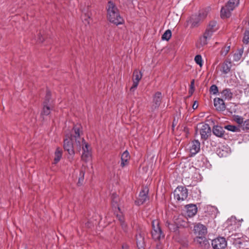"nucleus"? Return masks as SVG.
Returning a JSON list of instances; mask_svg holds the SVG:
<instances>
[{
  "instance_id": "f257e3e1",
  "label": "nucleus",
  "mask_w": 249,
  "mask_h": 249,
  "mask_svg": "<svg viewBox=\"0 0 249 249\" xmlns=\"http://www.w3.org/2000/svg\"><path fill=\"white\" fill-rule=\"evenodd\" d=\"M74 131L75 141L76 145L79 150L81 147L82 148V154L81 159L86 162L89 161L91 159V151L89 145L86 142L83 138L80 137L81 127L80 126L75 125L73 128Z\"/></svg>"
},
{
  "instance_id": "f03ea898",
  "label": "nucleus",
  "mask_w": 249,
  "mask_h": 249,
  "mask_svg": "<svg viewBox=\"0 0 249 249\" xmlns=\"http://www.w3.org/2000/svg\"><path fill=\"white\" fill-rule=\"evenodd\" d=\"M107 19L109 22L116 25L124 23V20L121 17L117 6L111 1H109L107 4Z\"/></svg>"
},
{
  "instance_id": "7ed1b4c3",
  "label": "nucleus",
  "mask_w": 249,
  "mask_h": 249,
  "mask_svg": "<svg viewBox=\"0 0 249 249\" xmlns=\"http://www.w3.org/2000/svg\"><path fill=\"white\" fill-rule=\"evenodd\" d=\"M152 227L151 234L154 240H160L161 238H164V235L160 226V220L159 219L152 220Z\"/></svg>"
},
{
  "instance_id": "20e7f679",
  "label": "nucleus",
  "mask_w": 249,
  "mask_h": 249,
  "mask_svg": "<svg viewBox=\"0 0 249 249\" xmlns=\"http://www.w3.org/2000/svg\"><path fill=\"white\" fill-rule=\"evenodd\" d=\"M239 3V0H229L227 4L221 9L222 18H229L232 11Z\"/></svg>"
},
{
  "instance_id": "39448f33",
  "label": "nucleus",
  "mask_w": 249,
  "mask_h": 249,
  "mask_svg": "<svg viewBox=\"0 0 249 249\" xmlns=\"http://www.w3.org/2000/svg\"><path fill=\"white\" fill-rule=\"evenodd\" d=\"M73 138L75 139L74 135L73 136L71 135V137H68L64 140V148L69 155L68 158L70 162H71L73 160V157L75 154L72 142Z\"/></svg>"
},
{
  "instance_id": "423d86ee",
  "label": "nucleus",
  "mask_w": 249,
  "mask_h": 249,
  "mask_svg": "<svg viewBox=\"0 0 249 249\" xmlns=\"http://www.w3.org/2000/svg\"><path fill=\"white\" fill-rule=\"evenodd\" d=\"M175 199L177 202H181L186 200L188 197V190L185 187L178 186L174 192Z\"/></svg>"
},
{
  "instance_id": "0eeeda50",
  "label": "nucleus",
  "mask_w": 249,
  "mask_h": 249,
  "mask_svg": "<svg viewBox=\"0 0 249 249\" xmlns=\"http://www.w3.org/2000/svg\"><path fill=\"white\" fill-rule=\"evenodd\" d=\"M51 96L50 91H48L46 93L45 101L43 102V107L41 113V115L47 116L51 113V110L52 109V108H51L49 105Z\"/></svg>"
},
{
  "instance_id": "6e6552de",
  "label": "nucleus",
  "mask_w": 249,
  "mask_h": 249,
  "mask_svg": "<svg viewBox=\"0 0 249 249\" xmlns=\"http://www.w3.org/2000/svg\"><path fill=\"white\" fill-rule=\"evenodd\" d=\"M242 221V219L239 220H237L235 216H232L227 221L228 230L230 231L231 230H235L236 229L239 228L241 225V221Z\"/></svg>"
},
{
  "instance_id": "1a4fd4ad",
  "label": "nucleus",
  "mask_w": 249,
  "mask_h": 249,
  "mask_svg": "<svg viewBox=\"0 0 249 249\" xmlns=\"http://www.w3.org/2000/svg\"><path fill=\"white\" fill-rule=\"evenodd\" d=\"M227 245V241L224 237H219L212 241V246L213 249H224Z\"/></svg>"
},
{
  "instance_id": "9d476101",
  "label": "nucleus",
  "mask_w": 249,
  "mask_h": 249,
  "mask_svg": "<svg viewBox=\"0 0 249 249\" xmlns=\"http://www.w3.org/2000/svg\"><path fill=\"white\" fill-rule=\"evenodd\" d=\"M148 189L147 188L145 187L142 190L140 193L139 198L135 201L136 204L140 205L147 201L148 199Z\"/></svg>"
},
{
  "instance_id": "9b49d317",
  "label": "nucleus",
  "mask_w": 249,
  "mask_h": 249,
  "mask_svg": "<svg viewBox=\"0 0 249 249\" xmlns=\"http://www.w3.org/2000/svg\"><path fill=\"white\" fill-rule=\"evenodd\" d=\"M142 77V74L140 71H134L133 78V85L130 89L131 92H134L135 90Z\"/></svg>"
},
{
  "instance_id": "f8f14e48",
  "label": "nucleus",
  "mask_w": 249,
  "mask_h": 249,
  "mask_svg": "<svg viewBox=\"0 0 249 249\" xmlns=\"http://www.w3.org/2000/svg\"><path fill=\"white\" fill-rule=\"evenodd\" d=\"M200 149V143L198 140L192 141L189 147L190 155L193 157L199 152Z\"/></svg>"
},
{
  "instance_id": "ddd939ff",
  "label": "nucleus",
  "mask_w": 249,
  "mask_h": 249,
  "mask_svg": "<svg viewBox=\"0 0 249 249\" xmlns=\"http://www.w3.org/2000/svg\"><path fill=\"white\" fill-rule=\"evenodd\" d=\"M194 232L197 236H203L207 232V228L200 223H198L194 227Z\"/></svg>"
},
{
  "instance_id": "4468645a",
  "label": "nucleus",
  "mask_w": 249,
  "mask_h": 249,
  "mask_svg": "<svg viewBox=\"0 0 249 249\" xmlns=\"http://www.w3.org/2000/svg\"><path fill=\"white\" fill-rule=\"evenodd\" d=\"M195 241L197 243L201 248L204 249H208L210 247L209 241L204 236H197L195 239Z\"/></svg>"
},
{
  "instance_id": "2eb2a0df",
  "label": "nucleus",
  "mask_w": 249,
  "mask_h": 249,
  "mask_svg": "<svg viewBox=\"0 0 249 249\" xmlns=\"http://www.w3.org/2000/svg\"><path fill=\"white\" fill-rule=\"evenodd\" d=\"M211 133V128L207 124H203L200 129V134L202 140H206L208 139Z\"/></svg>"
},
{
  "instance_id": "dca6fc26",
  "label": "nucleus",
  "mask_w": 249,
  "mask_h": 249,
  "mask_svg": "<svg viewBox=\"0 0 249 249\" xmlns=\"http://www.w3.org/2000/svg\"><path fill=\"white\" fill-rule=\"evenodd\" d=\"M213 104L217 111H222L226 109V105L223 99L215 98L213 100Z\"/></svg>"
},
{
  "instance_id": "f3484780",
  "label": "nucleus",
  "mask_w": 249,
  "mask_h": 249,
  "mask_svg": "<svg viewBox=\"0 0 249 249\" xmlns=\"http://www.w3.org/2000/svg\"><path fill=\"white\" fill-rule=\"evenodd\" d=\"M137 246L139 249H144V236L142 233H139L136 235Z\"/></svg>"
},
{
  "instance_id": "a211bd4d",
  "label": "nucleus",
  "mask_w": 249,
  "mask_h": 249,
  "mask_svg": "<svg viewBox=\"0 0 249 249\" xmlns=\"http://www.w3.org/2000/svg\"><path fill=\"white\" fill-rule=\"evenodd\" d=\"M162 95L160 92L158 91L156 92L153 97V104L152 108L153 109L158 108L160 106L161 103Z\"/></svg>"
},
{
  "instance_id": "6ab92c4d",
  "label": "nucleus",
  "mask_w": 249,
  "mask_h": 249,
  "mask_svg": "<svg viewBox=\"0 0 249 249\" xmlns=\"http://www.w3.org/2000/svg\"><path fill=\"white\" fill-rule=\"evenodd\" d=\"M119 197L116 194L113 193L112 194L111 204L113 208L114 209L115 213H117L116 210H117L119 212L120 211V208L119 206Z\"/></svg>"
},
{
  "instance_id": "aec40b11",
  "label": "nucleus",
  "mask_w": 249,
  "mask_h": 249,
  "mask_svg": "<svg viewBox=\"0 0 249 249\" xmlns=\"http://www.w3.org/2000/svg\"><path fill=\"white\" fill-rule=\"evenodd\" d=\"M186 214L189 217L194 216L197 212V208L196 205L189 204L186 206Z\"/></svg>"
},
{
  "instance_id": "412c9836",
  "label": "nucleus",
  "mask_w": 249,
  "mask_h": 249,
  "mask_svg": "<svg viewBox=\"0 0 249 249\" xmlns=\"http://www.w3.org/2000/svg\"><path fill=\"white\" fill-rule=\"evenodd\" d=\"M231 63L230 60H225L222 64L221 71L224 74L228 73L231 69Z\"/></svg>"
},
{
  "instance_id": "4be33fe9",
  "label": "nucleus",
  "mask_w": 249,
  "mask_h": 249,
  "mask_svg": "<svg viewBox=\"0 0 249 249\" xmlns=\"http://www.w3.org/2000/svg\"><path fill=\"white\" fill-rule=\"evenodd\" d=\"M130 156L127 151H125L122 155L121 166L124 167L128 165Z\"/></svg>"
},
{
  "instance_id": "5701e85b",
  "label": "nucleus",
  "mask_w": 249,
  "mask_h": 249,
  "mask_svg": "<svg viewBox=\"0 0 249 249\" xmlns=\"http://www.w3.org/2000/svg\"><path fill=\"white\" fill-rule=\"evenodd\" d=\"M202 20L197 15L192 16L188 22L191 24L192 27H195L198 25L200 22Z\"/></svg>"
},
{
  "instance_id": "b1692460",
  "label": "nucleus",
  "mask_w": 249,
  "mask_h": 249,
  "mask_svg": "<svg viewBox=\"0 0 249 249\" xmlns=\"http://www.w3.org/2000/svg\"><path fill=\"white\" fill-rule=\"evenodd\" d=\"M213 132L216 136L221 138L224 136L225 131L222 127L216 125L213 127Z\"/></svg>"
},
{
  "instance_id": "393cba45",
  "label": "nucleus",
  "mask_w": 249,
  "mask_h": 249,
  "mask_svg": "<svg viewBox=\"0 0 249 249\" xmlns=\"http://www.w3.org/2000/svg\"><path fill=\"white\" fill-rule=\"evenodd\" d=\"M232 93L230 89H226L221 92V96L225 100H230L232 97Z\"/></svg>"
},
{
  "instance_id": "a878e982",
  "label": "nucleus",
  "mask_w": 249,
  "mask_h": 249,
  "mask_svg": "<svg viewBox=\"0 0 249 249\" xmlns=\"http://www.w3.org/2000/svg\"><path fill=\"white\" fill-rule=\"evenodd\" d=\"M244 52L243 48H241L239 49L235 52L233 55V60L234 61L238 62L239 61L242 56L243 53Z\"/></svg>"
},
{
  "instance_id": "bb28decb",
  "label": "nucleus",
  "mask_w": 249,
  "mask_h": 249,
  "mask_svg": "<svg viewBox=\"0 0 249 249\" xmlns=\"http://www.w3.org/2000/svg\"><path fill=\"white\" fill-rule=\"evenodd\" d=\"M62 151L59 148H57L54 153V164H56L62 158Z\"/></svg>"
},
{
  "instance_id": "cd10ccee",
  "label": "nucleus",
  "mask_w": 249,
  "mask_h": 249,
  "mask_svg": "<svg viewBox=\"0 0 249 249\" xmlns=\"http://www.w3.org/2000/svg\"><path fill=\"white\" fill-rule=\"evenodd\" d=\"M210 11V8L207 7L199 11L198 15H197L200 18L203 20L206 18Z\"/></svg>"
},
{
  "instance_id": "c85d7f7f",
  "label": "nucleus",
  "mask_w": 249,
  "mask_h": 249,
  "mask_svg": "<svg viewBox=\"0 0 249 249\" xmlns=\"http://www.w3.org/2000/svg\"><path fill=\"white\" fill-rule=\"evenodd\" d=\"M90 18L91 14L89 12L82 15V19L85 24H89L90 23Z\"/></svg>"
},
{
  "instance_id": "c756f323",
  "label": "nucleus",
  "mask_w": 249,
  "mask_h": 249,
  "mask_svg": "<svg viewBox=\"0 0 249 249\" xmlns=\"http://www.w3.org/2000/svg\"><path fill=\"white\" fill-rule=\"evenodd\" d=\"M206 29L214 33L217 30L216 22L214 21L210 22Z\"/></svg>"
},
{
  "instance_id": "7c9ffc66",
  "label": "nucleus",
  "mask_w": 249,
  "mask_h": 249,
  "mask_svg": "<svg viewBox=\"0 0 249 249\" xmlns=\"http://www.w3.org/2000/svg\"><path fill=\"white\" fill-rule=\"evenodd\" d=\"M172 36L171 31L170 30H167L162 35L161 38L163 40H169Z\"/></svg>"
},
{
  "instance_id": "2f4dec72",
  "label": "nucleus",
  "mask_w": 249,
  "mask_h": 249,
  "mask_svg": "<svg viewBox=\"0 0 249 249\" xmlns=\"http://www.w3.org/2000/svg\"><path fill=\"white\" fill-rule=\"evenodd\" d=\"M195 62L200 67H202L203 65V60L202 58V56L200 54L196 55L195 57Z\"/></svg>"
},
{
  "instance_id": "473e14b6",
  "label": "nucleus",
  "mask_w": 249,
  "mask_h": 249,
  "mask_svg": "<svg viewBox=\"0 0 249 249\" xmlns=\"http://www.w3.org/2000/svg\"><path fill=\"white\" fill-rule=\"evenodd\" d=\"M224 128L225 129L232 132H237L239 130V128L237 126L232 125H225Z\"/></svg>"
},
{
  "instance_id": "72a5a7b5",
  "label": "nucleus",
  "mask_w": 249,
  "mask_h": 249,
  "mask_svg": "<svg viewBox=\"0 0 249 249\" xmlns=\"http://www.w3.org/2000/svg\"><path fill=\"white\" fill-rule=\"evenodd\" d=\"M242 237L243 235L241 233H235L229 236V237H230L231 239L235 240L236 239H240Z\"/></svg>"
},
{
  "instance_id": "f704fd0d",
  "label": "nucleus",
  "mask_w": 249,
  "mask_h": 249,
  "mask_svg": "<svg viewBox=\"0 0 249 249\" xmlns=\"http://www.w3.org/2000/svg\"><path fill=\"white\" fill-rule=\"evenodd\" d=\"M243 42L244 44H247L249 43V31H246L244 33L243 38Z\"/></svg>"
},
{
  "instance_id": "c9c22d12",
  "label": "nucleus",
  "mask_w": 249,
  "mask_h": 249,
  "mask_svg": "<svg viewBox=\"0 0 249 249\" xmlns=\"http://www.w3.org/2000/svg\"><path fill=\"white\" fill-rule=\"evenodd\" d=\"M209 39L207 38V37L204 36L203 35L202 36L200 37L199 39V43L201 45V46H204L206 45L208 43V41Z\"/></svg>"
},
{
  "instance_id": "e433bc0d",
  "label": "nucleus",
  "mask_w": 249,
  "mask_h": 249,
  "mask_svg": "<svg viewBox=\"0 0 249 249\" xmlns=\"http://www.w3.org/2000/svg\"><path fill=\"white\" fill-rule=\"evenodd\" d=\"M210 91L213 94H217L218 92L217 87L215 85H212L210 88Z\"/></svg>"
},
{
  "instance_id": "4c0bfd02",
  "label": "nucleus",
  "mask_w": 249,
  "mask_h": 249,
  "mask_svg": "<svg viewBox=\"0 0 249 249\" xmlns=\"http://www.w3.org/2000/svg\"><path fill=\"white\" fill-rule=\"evenodd\" d=\"M234 120L237 123H238L239 124H242L244 122L243 118L242 117L238 115L235 116L234 117Z\"/></svg>"
},
{
  "instance_id": "58836bf2",
  "label": "nucleus",
  "mask_w": 249,
  "mask_h": 249,
  "mask_svg": "<svg viewBox=\"0 0 249 249\" xmlns=\"http://www.w3.org/2000/svg\"><path fill=\"white\" fill-rule=\"evenodd\" d=\"M213 33L212 31H210V30L206 29L205 33L203 34V36L207 37V38L209 39H210Z\"/></svg>"
},
{
  "instance_id": "ea45409f",
  "label": "nucleus",
  "mask_w": 249,
  "mask_h": 249,
  "mask_svg": "<svg viewBox=\"0 0 249 249\" xmlns=\"http://www.w3.org/2000/svg\"><path fill=\"white\" fill-rule=\"evenodd\" d=\"M230 49V46H226L222 48L221 51V54L223 55H226L229 52Z\"/></svg>"
},
{
  "instance_id": "a19ab883",
  "label": "nucleus",
  "mask_w": 249,
  "mask_h": 249,
  "mask_svg": "<svg viewBox=\"0 0 249 249\" xmlns=\"http://www.w3.org/2000/svg\"><path fill=\"white\" fill-rule=\"evenodd\" d=\"M243 129L244 130H249V119L243 122Z\"/></svg>"
},
{
  "instance_id": "79ce46f5",
  "label": "nucleus",
  "mask_w": 249,
  "mask_h": 249,
  "mask_svg": "<svg viewBox=\"0 0 249 249\" xmlns=\"http://www.w3.org/2000/svg\"><path fill=\"white\" fill-rule=\"evenodd\" d=\"M116 217L120 223L123 222V221H124V217L121 212H120L119 213H116Z\"/></svg>"
},
{
  "instance_id": "37998d69",
  "label": "nucleus",
  "mask_w": 249,
  "mask_h": 249,
  "mask_svg": "<svg viewBox=\"0 0 249 249\" xmlns=\"http://www.w3.org/2000/svg\"><path fill=\"white\" fill-rule=\"evenodd\" d=\"M120 224L121 225L122 228L123 229V230L124 231L127 232V230H128V227H127V224L125 223L124 221H123V222H120Z\"/></svg>"
},
{
  "instance_id": "c03bdc74",
  "label": "nucleus",
  "mask_w": 249,
  "mask_h": 249,
  "mask_svg": "<svg viewBox=\"0 0 249 249\" xmlns=\"http://www.w3.org/2000/svg\"><path fill=\"white\" fill-rule=\"evenodd\" d=\"M84 175L85 172L83 171H81L80 172V177L79 178V182L83 180Z\"/></svg>"
},
{
  "instance_id": "a18cd8bd",
  "label": "nucleus",
  "mask_w": 249,
  "mask_h": 249,
  "mask_svg": "<svg viewBox=\"0 0 249 249\" xmlns=\"http://www.w3.org/2000/svg\"><path fill=\"white\" fill-rule=\"evenodd\" d=\"M156 249H163V245L160 243H158Z\"/></svg>"
},
{
  "instance_id": "49530a36",
  "label": "nucleus",
  "mask_w": 249,
  "mask_h": 249,
  "mask_svg": "<svg viewBox=\"0 0 249 249\" xmlns=\"http://www.w3.org/2000/svg\"><path fill=\"white\" fill-rule=\"evenodd\" d=\"M198 107V104L196 102V101H195L193 105V108L194 109H196Z\"/></svg>"
},
{
  "instance_id": "de8ad7c7",
  "label": "nucleus",
  "mask_w": 249,
  "mask_h": 249,
  "mask_svg": "<svg viewBox=\"0 0 249 249\" xmlns=\"http://www.w3.org/2000/svg\"><path fill=\"white\" fill-rule=\"evenodd\" d=\"M122 249H128L127 246H123Z\"/></svg>"
},
{
  "instance_id": "09e8293b",
  "label": "nucleus",
  "mask_w": 249,
  "mask_h": 249,
  "mask_svg": "<svg viewBox=\"0 0 249 249\" xmlns=\"http://www.w3.org/2000/svg\"><path fill=\"white\" fill-rule=\"evenodd\" d=\"M218 155H219V156H220V157H223V156H224V155H223V154H222L220 155V151H219V152H218Z\"/></svg>"
},
{
  "instance_id": "8fccbe9b",
  "label": "nucleus",
  "mask_w": 249,
  "mask_h": 249,
  "mask_svg": "<svg viewBox=\"0 0 249 249\" xmlns=\"http://www.w3.org/2000/svg\"><path fill=\"white\" fill-rule=\"evenodd\" d=\"M191 86H193L194 84V80H193L192 82H191Z\"/></svg>"
},
{
  "instance_id": "3c124183",
  "label": "nucleus",
  "mask_w": 249,
  "mask_h": 249,
  "mask_svg": "<svg viewBox=\"0 0 249 249\" xmlns=\"http://www.w3.org/2000/svg\"><path fill=\"white\" fill-rule=\"evenodd\" d=\"M39 42H43V39H41V38H40L39 40Z\"/></svg>"
},
{
  "instance_id": "603ef678",
  "label": "nucleus",
  "mask_w": 249,
  "mask_h": 249,
  "mask_svg": "<svg viewBox=\"0 0 249 249\" xmlns=\"http://www.w3.org/2000/svg\"><path fill=\"white\" fill-rule=\"evenodd\" d=\"M237 243L238 244H241L242 242H241V241H239L237 242Z\"/></svg>"
}]
</instances>
